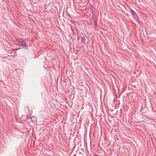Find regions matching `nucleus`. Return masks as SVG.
Segmentation results:
<instances>
[{"label": "nucleus", "mask_w": 156, "mask_h": 156, "mask_svg": "<svg viewBox=\"0 0 156 156\" xmlns=\"http://www.w3.org/2000/svg\"><path fill=\"white\" fill-rule=\"evenodd\" d=\"M81 42L83 43H85V39L84 37H81Z\"/></svg>", "instance_id": "obj_3"}, {"label": "nucleus", "mask_w": 156, "mask_h": 156, "mask_svg": "<svg viewBox=\"0 0 156 156\" xmlns=\"http://www.w3.org/2000/svg\"><path fill=\"white\" fill-rule=\"evenodd\" d=\"M94 25L95 27V28H96L97 27V20L95 19L94 20Z\"/></svg>", "instance_id": "obj_4"}, {"label": "nucleus", "mask_w": 156, "mask_h": 156, "mask_svg": "<svg viewBox=\"0 0 156 156\" xmlns=\"http://www.w3.org/2000/svg\"><path fill=\"white\" fill-rule=\"evenodd\" d=\"M130 12H131V13H133V15L135 17L136 16L137 17L136 20V21H137V23H138L139 24H140V22L139 21V17L138 16H137L136 13L133 10H130Z\"/></svg>", "instance_id": "obj_2"}, {"label": "nucleus", "mask_w": 156, "mask_h": 156, "mask_svg": "<svg viewBox=\"0 0 156 156\" xmlns=\"http://www.w3.org/2000/svg\"><path fill=\"white\" fill-rule=\"evenodd\" d=\"M16 42L17 43V45L19 46H22L23 48L26 49H27V45L25 41L21 39H16Z\"/></svg>", "instance_id": "obj_1"}]
</instances>
